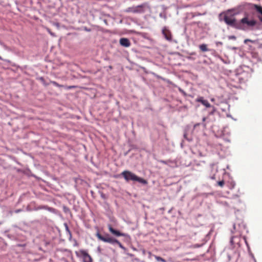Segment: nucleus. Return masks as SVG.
Listing matches in <instances>:
<instances>
[{
    "instance_id": "1",
    "label": "nucleus",
    "mask_w": 262,
    "mask_h": 262,
    "mask_svg": "<svg viewBox=\"0 0 262 262\" xmlns=\"http://www.w3.org/2000/svg\"><path fill=\"white\" fill-rule=\"evenodd\" d=\"M121 175L124 179L128 182L129 181H137L143 184H146L147 181L140 177H138L131 171L125 170L121 173Z\"/></svg>"
},
{
    "instance_id": "2",
    "label": "nucleus",
    "mask_w": 262,
    "mask_h": 262,
    "mask_svg": "<svg viewBox=\"0 0 262 262\" xmlns=\"http://www.w3.org/2000/svg\"><path fill=\"white\" fill-rule=\"evenodd\" d=\"M96 236L98 238L105 243H108L111 244L112 245L117 244L120 248L122 249H125L124 247L121 244V243L119 242L116 238L111 236L109 234H106L105 236H102L99 233H97L96 234Z\"/></svg>"
},
{
    "instance_id": "3",
    "label": "nucleus",
    "mask_w": 262,
    "mask_h": 262,
    "mask_svg": "<svg viewBox=\"0 0 262 262\" xmlns=\"http://www.w3.org/2000/svg\"><path fill=\"white\" fill-rule=\"evenodd\" d=\"M223 14H224V21L225 23L227 25L237 29L238 23L236 22V19L233 17L234 16H232L231 14H227V11H225L221 13L219 17H220Z\"/></svg>"
},
{
    "instance_id": "4",
    "label": "nucleus",
    "mask_w": 262,
    "mask_h": 262,
    "mask_svg": "<svg viewBox=\"0 0 262 262\" xmlns=\"http://www.w3.org/2000/svg\"><path fill=\"white\" fill-rule=\"evenodd\" d=\"M257 21L255 19L249 20L247 16L243 18L237 26V29L241 30H245V25H247L248 27H253L256 24Z\"/></svg>"
},
{
    "instance_id": "5",
    "label": "nucleus",
    "mask_w": 262,
    "mask_h": 262,
    "mask_svg": "<svg viewBox=\"0 0 262 262\" xmlns=\"http://www.w3.org/2000/svg\"><path fill=\"white\" fill-rule=\"evenodd\" d=\"M77 256L79 257L81 256L83 259V262H92V258L91 256L88 253V252L84 250H80L79 252H75Z\"/></svg>"
},
{
    "instance_id": "6",
    "label": "nucleus",
    "mask_w": 262,
    "mask_h": 262,
    "mask_svg": "<svg viewBox=\"0 0 262 262\" xmlns=\"http://www.w3.org/2000/svg\"><path fill=\"white\" fill-rule=\"evenodd\" d=\"M244 9V7L243 5H239L236 7L232 9H228L227 11V14H231L232 16H235L241 13Z\"/></svg>"
},
{
    "instance_id": "7",
    "label": "nucleus",
    "mask_w": 262,
    "mask_h": 262,
    "mask_svg": "<svg viewBox=\"0 0 262 262\" xmlns=\"http://www.w3.org/2000/svg\"><path fill=\"white\" fill-rule=\"evenodd\" d=\"M145 7V5L142 4L137 6L128 7L126 9V12L133 13H142L144 12V8Z\"/></svg>"
},
{
    "instance_id": "8",
    "label": "nucleus",
    "mask_w": 262,
    "mask_h": 262,
    "mask_svg": "<svg viewBox=\"0 0 262 262\" xmlns=\"http://www.w3.org/2000/svg\"><path fill=\"white\" fill-rule=\"evenodd\" d=\"M109 231L114 235L116 236H128V234L124 233H121L120 231L114 229L111 225L108 226Z\"/></svg>"
},
{
    "instance_id": "9",
    "label": "nucleus",
    "mask_w": 262,
    "mask_h": 262,
    "mask_svg": "<svg viewBox=\"0 0 262 262\" xmlns=\"http://www.w3.org/2000/svg\"><path fill=\"white\" fill-rule=\"evenodd\" d=\"M162 34L164 36L165 38L168 41H171L172 36L170 31L166 28L164 27L162 29Z\"/></svg>"
},
{
    "instance_id": "10",
    "label": "nucleus",
    "mask_w": 262,
    "mask_h": 262,
    "mask_svg": "<svg viewBox=\"0 0 262 262\" xmlns=\"http://www.w3.org/2000/svg\"><path fill=\"white\" fill-rule=\"evenodd\" d=\"M195 101L196 102H201L203 105L205 106L206 107H211V105L208 102L207 100L204 99L203 97H198Z\"/></svg>"
},
{
    "instance_id": "11",
    "label": "nucleus",
    "mask_w": 262,
    "mask_h": 262,
    "mask_svg": "<svg viewBox=\"0 0 262 262\" xmlns=\"http://www.w3.org/2000/svg\"><path fill=\"white\" fill-rule=\"evenodd\" d=\"M119 42L122 46L124 47H129L131 45L129 40L126 38H121Z\"/></svg>"
},
{
    "instance_id": "12",
    "label": "nucleus",
    "mask_w": 262,
    "mask_h": 262,
    "mask_svg": "<svg viewBox=\"0 0 262 262\" xmlns=\"http://www.w3.org/2000/svg\"><path fill=\"white\" fill-rule=\"evenodd\" d=\"M254 8L256 12L258 13L257 17L262 22V7L257 5H254Z\"/></svg>"
},
{
    "instance_id": "13",
    "label": "nucleus",
    "mask_w": 262,
    "mask_h": 262,
    "mask_svg": "<svg viewBox=\"0 0 262 262\" xmlns=\"http://www.w3.org/2000/svg\"><path fill=\"white\" fill-rule=\"evenodd\" d=\"M40 208L47 209L48 211H49L50 212H51L54 213H56V210L55 209L53 208H52V207H48V206H44L41 207Z\"/></svg>"
},
{
    "instance_id": "14",
    "label": "nucleus",
    "mask_w": 262,
    "mask_h": 262,
    "mask_svg": "<svg viewBox=\"0 0 262 262\" xmlns=\"http://www.w3.org/2000/svg\"><path fill=\"white\" fill-rule=\"evenodd\" d=\"M200 49L203 52H206L209 51V49L207 47V45L206 44H202L199 46Z\"/></svg>"
},
{
    "instance_id": "15",
    "label": "nucleus",
    "mask_w": 262,
    "mask_h": 262,
    "mask_svg": "<svg viewBox=\"0 0 262 262\" xmlns=\"http://www.w3.org/2000/svg\"><path fill=\"white\" fill-rule=\"evenodd\" d=\"M154 257H155V259L158 261H159V262H167L166 260L165 259L162 258L160 256H157V255H154Z\"/></svg>"
},
{
    "instance_id": "16",
    "label": "nucleus",
    "mask_w": 262,
    "mask_h": 262,
    "mask_svg": "<svg viewBox=\"0 0 262 262\" xmlns=\"http://www.w3.org/2000/svg\"><path fill=\"white\" fill-rule=\"evenodd\" d=\"M64 226H65V228H66V230L69 235L70 239H71L72 237V233H71L67 224H64Z\"/></svg>"
},
{
    "instance_id": "17",
    "label": "nucleus",
    "mask_w": 262,
    "mask_h": 262,
    "mask_svg": "<svg viewBox=\"0 0 262 262\" xmlns=\"http://www.w3.org/2000/svg\"><path fill=\"white\" fill-rule=\"evenodd\" d=\"M52 83L55 85V86H57V87H61L62 85L59 84L57 82H55V81H52Z\"/></svg>"
},
{
    "instance_id": "18",
    "label": "nucleus",
    "mask_w": 262,
    "mask_h": 262,
    "mask_svg": "<svg viewBox=\"0 0 262 262\" xmlns=\"http://www.w3.org/2000/svg\"><path fill=\"white\" fill-rule=\"evenodd\" d=\"M217 184L218 185L221 186V187H223L224 185V181H219L217 182Z\"/></svg>"
},
{
    "instance_id": "19",
    "label": "nucleus",
    "mask_w": 262,
    "mask_h": 262,
    "mask_svg": "<svg viewBox=\"0 0 262 262\" xmlns=\"http://www.w3.org/2000/svg\"><path fill=\"white\" fill-rule=\"evenodd\" d=\"M211 107H212V109L211 112H210L209 113V114H210V115H212V114H213V113H214V112H215L216 109H215V108L214 106H211Z\"/></svg>"
},
{
    "instance_id": "20",
    "label": "nucleus",
    "mask_w": 262,
    "mask_h": 262,
    "mask_svg": "<svg viewBox=\"0 0 262 262\" xmlns=\"http://www.w3.org/2000/svg\"><path fill=\"white\" fill-rule=\"evenodd\" d=\"M229 39H233L235 40L236 39V37L234 35H231L228 36Z\"/></svg>"
},
{
    "instance_id": "21",
    "label": "nucleus",
    "mask_w": 262,
    "mask_h": 262,
    "mask_svg": "<svg viewBox=\"0 0 262 262\" xmlns=\"http://www.w3.org/2000/svg\"><path fill=\"white\" fill-rule=\"evenodd\" d=\"M215 44L217 46H219V45H223V43L221 41H216L215 42Z\"/></svg>"
},
{
    "instance_id": "22",
    "label": "nucleus",
    "mask_w": 262,
    "mask_h": 262,
    "mask_svg": "<svg viewBox=\"0 0 262 262\" xmlns=\"http://www.w3.org/2000/svg\"><path fill=\"white\" fill-rule=\"evenodd\" d=\"M48 32L53 36H55V34L50 31V29H48Z\"/></svg>"
},
{
    "instance_id": "23",
    "label": "nucleus",
    "mask_w": 262,
    "mask_h": 262,
    "mask_svg": "<svg viewBox=\"0 0 262 262\" xmlns=\"http://www.w3.org/2000/svg\"><path fill=\"white\" fill-rule=\"evenodd\" d=\"M20 211H21V209H17L15 211V213H18V212H20Z\"/></svg>"
},
{
    "instance_id": "24",
    "label": "nucleus",
    "mask_w": 262,
    "mask_h": 262,
    "mask_svg": "<svg viewBox=\"0 0 262 262\" xmlns=\"http://www.w3.org/2000/svg\"><path fill=\"white\" fill-rule=\"evenodd\" d=\"M212 168H215V171L217 172V167L216 166H215L214 165H213L212 166Z\"/></svg>"
},
{
    "instance_id": "25",
    "label": "nucleus",
    "mask_w": 262,
    "mask_h": 262,
    "mask_svg": "<svg viewBox=\"0 0 262 262\" xmlns=\"http://www.w3.org/2000/svg\"><path fill=\"white\" fill-rule=\"evenodd\" d=\"M210 178L212 180H214L215 179V174H213V176H212L211 177H210Z\"/></svg>"
},
{
    "instance_id": "26",
    "label": "nucleus",
    "mask_w": 262,
    "mask_h": 262,
    "mask_svg": "<svg viewBox=\"0 0 262 262\" xmlns=\"http://www.w3.org/2000/svg\"><path fill=\"white\" fill-rule=\"evenodd\" d=\"M179 90H180V91L181 93H182L183 94H185V92H184V91H183L182 90H181V89H179Z\"/></svg>"
},
{
    "instance_id": "27",
    "label": "nucleus",
    "mask_w": 262,
    "mask_h": 262,
    "mask_svg": "<svg viewBox=\"0 0 262 262\" xmlns=\"http://www.w3.org/2000/svg\"><path fill=\"white\" fill-rule=\"evenodd\" d=\"M179 90H180V91L181 93H182L183 94H185V92H184V91H183L182 90H181V89H179Z\"/></svg>"
},
{
    "instance_id": "28",
    "label": "nucleus",
    "mask_w": 262,
    "mask_h": 262,
    "mask_svg": "<svg viewBox=\"0 0 262 262\" xmlns=\"http://www.w3.org/2000/svg\"><path fill=\"white\" fill-rule=\"evenodd\" d=\"M233 239H234V237H232V238L231 239V243H233Z\"/></svg>"
},
{
    "instance_id": "29",
    "label": "nucleus",
    "mask_w": 262,
    "mask_h": 262,
    "mask_svg": "<svg viewBox=\"0 0 262 262\" xmlns=\"http://www.w3.org/2000/svg\"><path fill=\"white\" fill-rule=\"evenodd\" d=\"M199 247H200V246H199L198 245H194V248Z\"/></svg>"
},
{
    "instance_id": "30",
    "label": "nucleus",
    "mask_w": 262,
    "mask_h": 262,
    "mask_svg": "<svg viewBox=\"0 0 262 262\" xmlns=\"http://www.w3.org/2000/svg\"><path fill=\"white\" fill-rule=\"evenodd\" d=\"M206 118L205 117H204L203 118V121H205L206 120Z\"/></svg>"
},
{
    "instance_id": "31",
    "label": "nucleus",
    "mask_w": 262,
    "mask_h": 262,
    "mask_svg": "<svg viewBox=\"0 0 262 262\" xmlns=\"http://www.w3.org/2000/svg\"><path fill=\"white\" fill-rule=\"evenodd\" d=\"M85 30L87 31H90V29H88L85 28Z\"/></svg>"
},
{
    "instance_id": "32",
    "label": "nucleus",
    "mask_w": 262,
    "mask_h": 262,
    "mask_svg": "<svg viewBox=\"0 0 262 262\" xmlns=\"http://www.w3.org/2000/svg\"><path fill=\"white\" fill-rule=\"evenodd\" d=\"M161 162L162 163H166L164 161H161Z\"/></svg>"
},
{
    "instance_id": "33",
    "label": "nucleus",
    "mask_w": 262,
    "mask_h": 262,
    "mask_svg": "<svg viewBox=\"0 0 262 262\" xmlns=\"http://www.w3.org/2000/svg\"><path fill=\"white\" fill-rule=\"evenodd\" d=\"M199 124H196L195 125H194V127H196L197 125H198Z\"/></svg>"
},
{
    "instance_id": "34",
    "label": "nucleus",
    "mask_w": 262,
    "mask_h": 262,
    "mask_svg": "<svg viewBox=\"0 0 262 262\" xmlns=\"http://www.w3.org/2000/svg\"><path fill=\"white\" fill-rule=\"evenodd\" d=\"M234 228L235 229V225H234Z\"/></svg>"
},
{
    "instance_id": "35",
    "label": "nucleus",
    "mask_w": 262,
    "mask_h": 262,
    "mask_svg": "<svg viewBox=\"0 0 262 262\" xmlns=\"http://www.w3.org/2000/svg\"><path fill=\"white\" fill-rule=\"evenodd\" d=\"M0 59L1 60L2 59V58L1 56H0Z\"/></svg>"
}]
</instances>
